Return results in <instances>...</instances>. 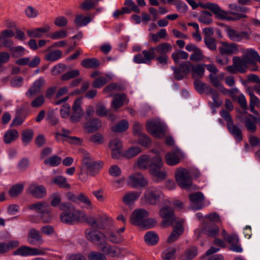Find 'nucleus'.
I'll return each mask as SVG.
<instances>
[{
	"label": "nucleus",
	"instance_id": "0e129e2a",
	"mask_svg": "<svg viewBox=\"0 0 260 260\" xmlns=\"http://www.w3.org/2000/svg\"><path fill=\"white\" fill-rule=\"evenodd\" d=\"M122 90H123V87L115 83H110L104 89V92H111L112 91H121Z\"/></svg>",
	"mask_w": 260,
	"mask_h": 260
},
{
	"label": "nucleus",
	"instance_id": "e433bc0d",
	"mask_svg": "<svg viewBox=\"0 0 260 260\" xmlns=\"http://www.w3.org/2000/svg\"><path fill=\"white\" fill-rule=\"evenodd\" d=\"M126 100V95L124 93H119L115 95L112 102V107L117 109L122 107L125 101Z\"/></svg>",
	"mask_w": 260,
	"mask_h": 260
},
{
	"label": "nucleus",
	"instance_id": "8fccbe9b",
	"mask_svg": "<svg viewBox=\"0 0 260 260\" xmlns=\"http://www.w3.org/2000/svg\"><path fill=\"white\" fill-rule=\"evenodd\" d=\"M79 74L80 72L78 70H73L62 75L60 77V80L67 81L78 77Z\"/></svg>",
	"mask_w": 260,
	"mask_h": 260
},
{
	"label": "nucleus",
	"instance_id": "2eb2a0df",
	"mask_svg": "<svg viewBox=\"0 0 260 260\" xmlns=\"http://www.w3.org/2000/svg\"><path fill=\"white\" fill-rule=\"evenodd\" d=\"M191 202V208L198 210L203 208L205 206V197L202 192L198 191L190 193L188 196Z\"/></svg>",
	"mask_w": 260,
	"mask_h": 260
},
{
	"label": "nucleus",
	"instance_id": "58836bf2",
	"mask_svg": "<svg viewBox=\"0 0 260 260\" xmlns=\"http://www.w3.org/2000/svg\"><path fill=\"white\" fill-rule=\"evenodd\" d=\"M205 64L199 63L196 66L193 64L192 68V76L193 78H202L204 74Z\"/></svg>",
	"mask_w": 260,
	"mask_h": 260
},
{
	"label": "nucleus",
	"instance_id": "7c9ffc66",
	"mask_svg": "<svg viewBox=\"0 0 260 260\" xmlns=\"http://www.w3.org/2000/svg\"><path fill=\"white\" fill-rule=\"evenodd\" d=\"M227 33L231 40L235 41H240L244 38L248 37V34L246 31L238 32L233 28H229Z\"/></svg>",
	"mask_w": 260,
	"mask_h": 260
},
{
	"label": "nucleus",
	"instance_id": "f8f14e48",
	"mask_svg": "<svg viewBox=\"0 0 260 260\" xmlns=\"http://www.w3.org/2000/svg\"><path fill=\"white\" fill-rule=\"evenodd\" d=\"M146 127L147 132L154 137L160 138L165 135V127L160 122L155 121L148 122Z\"/></svg>",
	"mask_w": 260,
	"mask_h": 260
},
{
	"label": "nucleus",
	"instance_id": "09e8293b",
	"mask_svg": "<svg viewBox=\"0 0 260 260\" xmlns=\"http://www.w3.org/2000/svg\"><path fill=\"white\" fill-rule=\"evenodd\" d=\"M53 182L60 188L69 189L71 187V185L67 182L66 178L61 176L55 177Z\"/></svg>",
	"mask_w": 260,
	"mask_h": 260
},
{
	"label": "nucleus",
	"instance_id": "a19ab883",
	"mask_svg": "<svg viewBox=\"0 0 260 260\" xmlns=\"http://www.w3.org/2000/svg\"><path fill=\"white\" fill-rule=\"evenodd\" d=\"M34 133L32 129H26L23 130L21 133L22 141L23 143L26 145L32 140Z\"/></svg>",
	"mask_w": 260,
	"mask_h": 260
},
{
	"label": "nucleus",
	"instance_id": "6e6552de",
	"mask_svg": "<svg viewBox=\"0 0 260 260\" xmlns=\"http://www.w3.org/2000/svg\"><path fill=\"white\" fill-rule=\"evenodd\" d=\"M176 181L178 185L184 189L189 188L192 185L189 172L184 168H179L175 172Z\"/></svg>",
	"mask_w": 260,
	"mask_h": 260
},
{
	"label": "nucleus",
	"instance_id": "49530a36",
	"mask_svg": "<svg viewBox=\"0 0 260 260\" xmlns=\"http://www.w3.org/2000/svg\"><path fill=\"white\" fill-rule=\"evenodd\" d=\"M62 55V53L60 50H55L46 54L45 59L50 61H54L59 59Z\"/></svg>",
	"mask_w": 260,
	"mask_h": 260
},
{
	"label": "nucleus",
	"instance_id": "39448f33",
	"mask_svg": "<svg viewBox=\"0 0 260 260\" xmlns=\"http://www.w3.org/2000/svg\"><path fill=\"white\" fill-rule=\"evenodd\" d=\"M159 215L162 218L161 224L164 227L173 226L178 221H184L183 219L177 217L173 208L168 205L164 206L160 209Z\"/></svg>",
	"mask_w": 260,
	"mask_h": 260
},
{
	"label": "nucleus",
	"instance_id": "2f4dec72",
	"mask_svg": "<svg viewBox=\"0 0 260 260\" xmlns=\"http://www.w3.org/2000/svg\"><path fill=\"white\" fill-rule=\"evenodd\" d=\"M19 242L17 241H10L8 243H0V254L7 253L19 246Z\"/></svg>",
	"mask_w": 260,
	"mask_h": 260
},
{
	"label": "nucleus",
	"instance_id": "79ce46f5",
	"mask_svg": "<svg viewBox=\"0 0 260 260\" xmlns=\"http://www.w3.org/2000/svg\"><path fill=\"white\" fill-rule=\"evenodd\" d=\"M155 51H156L161 55H166L172 50V45L168 43H162L157 45L156 47H153Z\"/></svg>",
	"mask_w": 260,
	"mask_h": 260
},
{
	"label": "nucleus",
	"instance_id": "4468645a",
	"mask_svg": "<svg viewBox=\"0 0 260 260\" xmlns=\"http://www.w3.org/2000/svg\"><path fill=\"white\" fill-rule=\"evenodd\" d=\"M81 98L77 99L72 106V114L70 117V120L73 123L79 122L84 115V111L81 107Z\"/></svg>",
	"mask_w": 260,
	"mask_h": 260
},
{
	"label": "nucleus",
	"instance_id": "774afa93",
	"mask_svg": "<svg viewBox=\"0 0 260 260\" xmlns=\"http://www.w3.org/2000/svg\"><path fill=\"white\" fill-rule=\"evenodd\" d=\"M96 161H94L92 157H90V155L88 153H86L84 154L82 163L86 169L88 168L90 166H92L94 164H95Z\"/></svg>",
	"mask_w": 260,
	"mask_h": 260
},
{
	"label": "nucleus",
	"instance_id": "412c9836",
	"mask_svg": "<svg viewBox=\"0 0 260 260\" xmlns=\"http://www.w3.org/2000/svg\"><path fill=\"white\" fill-rule=\"evenodd\" d=\"M182 156V153L180 150L176 149L166 154V161L169 166H175L180 162Z\"/></svg>",
	"mask_w": 260,
	"mask_h": 260
},
{
	"label": "nucleus",
	"instance_id": "b1692460",
	"mask_svg": "<svg viewBox=\"0 0 260 260\" xmlns=\"http://www.w3.org/2000/svg\"><path fill=\"white\" fill-rule=\"evenodd\" d=\"M129 178L131 180V185L134 188L143 187L148 184L147 181L141 173H135L130 176Z\"/></svg>",
	"mask_w": 260,
	"mask_h": 260
},
{
	"label": "nucleus",
	"instance_id": "9b49d317",
	"mask_svg": "<svg viewBox=\"0 0 260 260\" xmlns=\"http://www.w3.org/2000/svg\"><path fill=\"white\" fill-rule=\"evenodd\" d=\"M186 2L191 7L192 9L194 10L198 7H200L203 9H208L211 11L214 15H218L220 16H222L220 13H223L221 11V9L218 5L212 3H199L197 4L194 0H186Z\"/></svg>",
	"mask_w": 260,
	"mask_h": 260
},
{
	"label": "nucleus",
	"instance_id": "680f3d73",
	"mask_svg": "<svg viewBox=\"0 0 260 260\" xmlns=\"http://www.w3.org/2000/svg\"><path fill=\"white\" fill-rule=\"evenodd\" d=\"M107 79L104 77H100L96 78L92 83V86L94 88H100L107 83Z\"/></svg>",
	"mask_w": 260,
	"mask_h": 260
},
{
	"label": "nucleus",
	"instance_id": "1a4fd4ad",
	"mask_svg": "<svg viewBox=\"0 0 260 260\" xmlns=\"http://www.w3.org/2000/svg\"><path fill=\"white\" fill-rule=\"evenodd\" d=\"M193 64L189 61L181 62L179 67H172L174 71V77L176 80H182L192 70Z\"/></svg>",
	"mask_w": 260,
	"mask_h": 260
},
{
	"label": "nucleus",
	"instance_id": "3c124183",
	"mask_svg": "<svg viewBox=\"0 0 260 260\" xmlns=\"http://www.w3.org/2000/svg\"><path fill=\"white\" fill-rule=\"evenodd\" d=\"M61 162V157L57 155H53L44 160V164L46 165H49L52 167H55L58 166Z\"/></svg>",
	"mask_w": 260,
	"mask_h": 260
},
{
	"label": "nucleus",
	"instance_id": "4be33fe9",
	"mask_svg": "<svg viewBox=\"0 0 260 260\" xmlns=\"http://www.w3.org/2000/svg\"><path fill=\"white\" fill-rule=\"evenodd\" d=\"M184 221H178L177 224L173 226V229L169 235L167 242L171 243L176 241L184 232Z\"/></svg>",
	"mask_w": 260,
	"mask_h": 260
},
{
	"label": "nucleus",
	"instance_id": "69168bd1",
	"mask_svg": "<svg viewBox=\"0 0 260 260\" xmlns=\"http://www.w3.org/2000/svg\"><path fill=\"white\" fill-rule=\"evenodd\" d=\"M25 13L29 18H34L37 17L39 12L36 9L29 6L25 9Z\"/></svg>",
	"mask_w": 260,
	"mask_h": 260
},
{
	"label": "nucleus",
	"instance_id": "72a5a7b5",
	"mask_svg": "<svg viewBox=\"0 0 260 260\" xmlns=\"http://www.w3.org/2000/svg\"><path fill=\"white\" fill-rule=\"evenodd\" d=\"M140 192L138 191H131L124 194L122 198V202L125 205H130L137 200L140 197Z\"/></svg>",
	"mask_w": 260,
	"mask_h": 260
},
{
	"label": "nucleus",
	"instance_id": "052dcab7",
	"mask_svg": "<svg viewBox=\"0 0 260 260\" xmlns=\"http://www.w3.org/2000/svg\"><path fill=\"white\" fill-rule=\"evenodd\" d=\"M138 142L141 145L144 147H149L151 144L150 138L145 134H142L138 137Z\"/></svg>",
	"mask_w": 260,
	"mask_h": 260
},
{
	"label": "nucleus",
	"instance_id": "0eeeda50",
	"mask_svg": "<svg viewBox=\"0 0 260 260\" xmlns=\"http://www.w3.org/2000/svg\"><path fill=\"white\" fill-rule=\"evenodd\" d=\"M258 57L257 51L251 49L247 50L246 54L241 59L239 57H234V62L240 68H248V64L254 65L255 64V58Z\"/></svg>",
	"mask_w": 260,
	"mask_h": 260
},
{
	"label": "nucleus",
	"instance_id": "473e14b6",
	"mask_svg": "<svg viewBox=\"0 0 260 260\" xmlns=\"http://www.w3.org/2000/svg\"><path fill=\"white\" fill-rule=\"evenodd\" d=\"M19 137L17 130L11 129L7 131L4 135V142L6 144H9L16 140Z\"/></svg>",
	"mask_w": 260,
	"mask_h": 260
},
{
	"label": "nucleus",
	"instance_id": "de8ad7c7",
	"mask_svg": "<svg viewBox=\"0 0 260 260\" xmlns=\"http://www.w3.org/2000/svg\"><path fill=\"white\" fill-rule=\"evenodd\" d=\"M141 151L138 147H131L126 150L123 156L127 158H132L139 154Z\"/></svg>",
	"mask_w": 260,
	"mask_h": 260
},
{
	"label": "nucleus",
	"instance_id": "a18cd8bd",
	"mask_svg": "<svg viewBox=\"0 0 260 260\" xmlns=\"http://www.w3.org/2000/svg\"><path fill=\"white\" fill-rule=\"evenodd\" d=\"M91 21V19L88 16L83 17L82 15H77L74 20V23L77 27H81L87 25Z\"/></svg>",
	"mask_w": 260,
	"mask_h": 260
},
{
	"label": "nucleus",
	"instance_id": "c9c22d12",
	"mask_svg": "<svg viewBox=\"0 0 260 260\" xmlns=\"http://www.w3.org/2000/svg\"><path fill=\"white\" fill-rule=\"evenodd\" d=\"M81 66L86 69H96L100 65V62L95 58H86L82 60Z\"/></svg>",
	"mask_w": 260,
	"mask_h": 260
},
{
	"label": "nucleus",
	"instance_id": "c03bdc74",
	"mask_svg": "<svg viewBox=\"0 0 260 260\" xmlns=\"http://www.w3.org/2000/svg\"><path fill=\"white\" fill-rule=\"evenodd\" d=\"M103 167L102 162H96L95 164L87 168V174L91 176H94L99 172Z\"/></svg>",
	"mask_w": 260,
	"mask_h": 260
},
{
	"label": "nucleus",
	"instance_id": "5701e85b",
	"mask_svg": "<svg viewBox=\"0 0 260 260\" xmlns=\"http://www.w3.org/2000/svg\"><path fill=\"white\" fill-rule=\"evenodd\" d=\"M45 84V79L42 77H40L35 81L33 85L26 92V95L29 98H32L33 96L39 94L41 92L42 87Z\"/></svg>",
	"mask_w": 260,
	"mask_h": 260
},
{
	"label": "nucleus",
	"instance_id": "bf43d9fd",
	"mask_svg": "<svg viewBox=\"0 0 260 260\" xmlns=\"http://www.w3.org/2000/svg\"><path fill=\"white\" fill-rule=\"evenodd\" d=\"M50 205L51 206L55 207L58 206L59 207L61 202V198L58 192H55L51 194Z\"/></svg>",
	"mask_w": 260,
	"mask_h": 260
},
{
	"label": "nucleus",
	"instance_id": "37998d69",
	"mask_svg": "<svg viewBox=\"0 0 260 260\" xmlns=\"http://www.w3.org/2000/svg\"><path fill=\"white\" fill-rule=\"evenodd\" d=\"M128 122L126 120H122L115 126L112 127V131L115 133H121L126 131L128 128Z\"/></svg>",
	"mask_w": 260,
	"mask_h": 260
},
{
	"label": "nucleus",
	"instance_id": "7ed1b4c3",
	"mask_svg": "<svg viewBox=\"0 0 260 260\" xmlns=\"http://www.w3.org/2000/svg\"><path fill=\"white\" fill-rule=\"evenodd\" d=\"M231 11L229 12H225L221 9L223 13H220L222 16H220L218 15H215L216 17L219 19L235 21L239 20L242 18H246L247 16L245 14H240L238 12L242 13H245L248 11V9L245 7H242L235 4H230L229 6Z\"/></svg>",
	"mask_w": 260,
	"mask_h": 260
},
{
	"label": "nucleus",
	"instance_id": "a211bd4d",
	"mask_svg": "<svg viewBox=\"0 0 260 260\" xmlns=\"http://www.w3.org/2000/svg\"><path fill=\"white\" fill-rule=\"evenodd\" d=\"M148 215V212L143 209L135 210L131 216V222L135 225L141 226L144 219Z\"/></svg>",
	"mask_w": 260,
	"mask_h": 260
},
{
	"label": "nucleus",
	"instance_id": "c756f323",
	"mask_svg": "<svg viewBox=\"0 0 260 260\" xmlns=\"http://www.w3.org/2000/svg\"><path fill=\"white\" fill-rule=\"evenodd\" d=\"M222 46L219 48V51L221 54H232L237 50V46L236 44H229L226 42L221 43Z\"/></svg>",
	"mask_w": 260,
	"mask_h": 260
},
{
	"label": "nucleus",
	"instance_id": "423d86ee",
	"mask_svg": "<svg viewBox=\"0 0 260 260\" xmlns=\"http://www.w3.org/2000/svg\"><path fill=\"white\" fill-rule=\"evenodd\" d=\"M163 197L161 190L153 186L148 187L143 194L145 202L151 205H156L159 204Z\"/></svg>",
	"mask_w": 260,
	"mask_h": 260
},
{
	"label": "nucleus",
	"instance_id": "f704fd0d",
	"mask_svg": "<svg viewBox=\"0 0 260 260\" xmlns=\"http://www.w3.org/2000/svg\"><path fill=\"white\" fill-rule=\"evenodd\" d=\"M144 240L147 244L152 246L158 243L159 237L155 232L150 231L146 233L144 236Z\"/></svg>",
	"mask_w": 260,
	"mask_h": 260
},
{
	"label": "nucleus",
	"instance_id": "4d7b16f0",
	"mask_svg": "<svg viewBox=\"0 0 260 260\" xmlns=\"http://www.w3.org/2000/svg\"><path fill=\"white\" fill-rule=\"evenodd\" d=\"M82 203L88 207H91V202L90 199L84 193L80 192L78 194L77 204Z\"/></svg>",
	"mask_w": 260,
	"mask_h": 260
},
{
	"label": "nucleus",
	"instance_id": "6ab92c4d",
	"mask_svg": "<svg viewBox=\"0 0 260 260\" xmlns=\"http://www.w3.org/2000/svg\"><path fill=\"white\" fill-rule=\"evenodd\" d=\"M13 254L21 256L43 255L45 253L43 250H39L36 248L30 247L26 246H21L13 251Z\"/></svg>",
	"mask_w": 260,
	"mask_h": 260
},
{
	"label": "nucleus",
	"instance_id": "cd10ccee",
	"mask_svg": "<svg viewBox=\"0 0 260 260\" xmlns=\"http://www.w3.org/2000/svg\"><path fill=\"white\" fill-rule=\"evenodd\" d=\"M101 126L102 122L101 120L96 118L87 120L84 125V127L89 133H92L96 132Z\"/></svg>",
	"mask_w": 260,
	"mask_h": 260
},
{
	"label": "nucleus",
	"instance_id": "f257e3e1",
	"mask_svg": "<svg viewBox=\"0 0 260 260\" xmlns=\"http://www.w3.org/2000/svg\"><path fill=\"white\" fill-rule=\"evenodd\" d=\"M85 236L91 242H108V241L112 243L119 244L123 240L122 236L116 232L108 231L104 233L99 230L91 228L85 230Z\"/></svg>",
	"mask_w": 260,
	"mask_h": 260
},
{
	"label": "nucleus",
	"instance_id": "20e7f679",
	"mask_svg": "<svg viewBox=\"0 0 260 260\" xmlns=\"http://www.w3.org/2000/svg\"><path fill=\"white\" fill-rule=\"evenodd\" d=\"M163 166V162L161 156L158 154H156L152 157L148 165L150 174L156 177L157 181H162L166 178V172L161 170Z\"/></svg>",
	"mask_w": 260,
	"mask_h": 260
},
{
	"label": "nucleus",
	"instance_id": "13d9d810",
	"mask_svg": "<svg viewBox=\"0 0 260 260\" xmlns=\"http://www.w3.org/2000/svg\"><path fill=\"white\" fill-rule=\"evenodd\" d=\"M67 67L65 64L59 63L54 66L51 71L53 76L59 75L67 70Z\"/></svg>",
	"mask_w": 260,
	"mask_h": 260
},
{
	"label": "nucleus",
	"instance_id": "6e6d98bb",
	"mask_svg": "<svg viewBox=\"0 0 260 260\" xmlns=\"http://www.w3.org/2000/svg\"><path fill=\"white\" fill-rule=\"evenodd\" d=\"M45 101L44 96L43 95H40L31 101L30 106L32 108H38L44 105Z\"/></svg>",
	"mask_w": 260,
	"mask_h": 260
},
{
	"label": "nucleus",
	"instance_id": "5fc2aeb1",
	"mask_svg": "<svg viewBox=\"0 0 260 260\" xmlns=\"http://www.w3.org/2000/svg\"><path fill=\"white\" fill-rule=\"evenodd\" d=\"M233 65L229 66L226 67V71L231 74H235L237 71H239L241 73H245L246 72V70L244 68H240L234 62V58H233Z\"/></svg>",
	"mask_w": 260,
	"mask_h": 260
},
{
	"label": "nucleus",
	"instance_id": "c85d7f7f",
	"mask_svg": "<svg viewBox=\"0 0 260 260\" xmlns=\"http://www.w3.org/2000/svg\"><path fill=\"white\" fill-rule=\"evenodd\" d=\"M198 254V249L195 246H191L186 249L180 255L179 260H192Z\"/></svg>",
	"mask_w": 260,
	"mask_h": 260
},
{
	"label": "nucleus",
	"instance_id": "dca6fc26",
	"mask_svg": "<svg viewBox=\"0 0 260 260\" xmlns=\"http://www.w3.org/2000/svg\"><path fill=\"white\" fill-rule=\"evenodd\" d=\"M91 243L98 246H101V250L104 254L109 255L110 256L114 257L117 256L120 253L118 247L110 245L108 242L101 241Z\"/></svg>",
	"mask_w": 260,
	"mask_h": 260
},
{
	"label": "nucleus",
	"instance_id": "864d4df0",
	"mask_svg": "<svg viewBox=\"0 0 260 260\" xmlns=\"http://www.w3.org/2000/svg\"><path fill=\"white\" fill-rule=\"evenodd\" d=\"M23 189L22 184H18L12 186L9 191V194L11 197H15L20 194Z\"/></svg>",
	"mask_w": 260,
	"mask_h": 260
},
{
	"label": "nucleus",
	"instance_id": "e2e57ef3",
	"mask_svg": "<svg viewBox=\"0 0 260 260\" xmlns=\"http://www.w3.org/2000/svg\"><path fill=\"white\" fill-rule=\"evenodd\" d=\"M13 56L15 57H18L24 54L25 49L21 46L13 47L10 49Z\"/></svg>",
	"mask_w": 260,
	"mask_h": 260
},
{
	"label": "nucleus",
	"instance_id": "603ef678",
	"mask_svg": "<svg viewBox=\"0 0 260 260\" xmlns=\"http://www.w3.org/2000/svg\"><path fill=\"white\" fill-rule=\"evenodd\" d=\"M88 260H106V257L103 253L92 251L87 255Z\"/></svg>",
	"mask_w": 260,
	"mask_h": 260
},
{
	"label": "nucleus",
	"instance_id": "bb28decb",
	"mask_svg": "<svg viewBox=\"0 0 260 260\" xmlns=\"http://www.w3.org/2000/svg\"><path fill=\"white\" fill-rule=\"evenodd\" d=\"M28 191L37 199H42L46 195V189L43 185L32 184L28 188Z\"/></svg>",
	"mask_w": 260,
	"mask_h": 260
},
{
	"label": "nucleus",
	"instance_id": "393cba45",
	"mask_svg": "<svg viewBox=\"0 0 260 260\" xmlns=\"http://www.w3.org/2000/svg\"><path fill=\"white\" fill-rule=\"evenodd\" d=\"M50 30V27L48 25H45L42 27L27 29L26 34L31 38H41L44 36V34L48 32Z\"/></svg>",
	"mask_w": 260,
	"mask_h": 260
},
{
	"label": "nucleus",
	"instance_id": "4c0bfd02",
	"mask_svg": "<svg viewBox=\"0 0 260 260\" xmlns=\"http://www.w3.org/2000/svg\"><path fill=\"white\" fill-rule=\"evenodd\" d=\"M49 205L45 202H38L29 206V209L34 210L36 212L41 214L49 209Z\"/></svg>",
	"mask_w": 260,
	"mask_h": 260
},
{
	"label": "nucleus",
	"instance_id": "9d476101",
	"mask_svg": "<svg viewBox=\"0 0 260 260\" xmlns=\"http://www.w3.org/2000/svg\"><path fill=\"white\" fill-rule=\"evenodd\" d=\"M156 54L153 47H150L148 50H144L142 53L136 55L134 61L137 63H146L150 64L151 60L155 58Z\"/></svg>",
	"mask_w": 260,
	"mask_h": 260
},
{
	"label": "nucleus",
	"instance_id": "338daca9",
	"mask_svg": "<svg viewBox=\"0 0 260 260\" xmlns=\"http://www.w3.org/2000/svg\"><path fill=\"white\" fill-rule=\"evenodd\" d=\"M109 146L111 150L122 149V142L119 139H115L110 142Z\"/></svg>",
	"mask_w": 260,
	"mask_h": 260
},
{
	"label": "nucleus",
	"instance_id": "a878e982",
	"mask_svg": "<svg viewBox=\"0 0 260 260\" xmlns=\"http://www.w3.org/2000/svg\"><path fill=\"white\" fill-rule=\"evenodd\" d=\"M226 126L230 134L237 142H240L243 140L242 130L239 126L234 123V121L228 124Z\"/></svg>",
	"mask_w": 260,
	"mask_h": 260
},
{
	"label": "nucleus",
	"instance_id": "f3484780",
	"mask_svg": "<svg viewBox=\"0 0 260 260\" xmlns=\"http://www.w3.org/2000/svg\"><path fill=\"white\" fill-rule=\"evenodd\" d=\"M107 217L101 215L96 217L89 216L86 218V222L90 226L98 230H104L106 228Z\"/></svg>",
	"mask_w": 260,
	"mask_h": 260
},
{
	"label": "nucleus",
	"instance_id": "f03ea898",
	"mask_svg": "<svg viewBox=\"0 0 260 260\" xmlns=\"http://www.w3.org/2000/svg\"><path fill=\"white\" fill-rule=\"evenodd\" d=\"M59 209L62 211L59 215L61 222L68 225H73L80 222L82 212L76 209L72 203L63 202L60 204Z\"/></svg>",
	"mask_w": 260,
	"mask_h": 260
},
{
	"label": "nucleus",
	"instance_id": "ddd939ff",
	"mask_svg": "<svg viewBox=\"0 0 260 260\" xmlns=\"http://www.w3.org/2000/svg\"><path fill=\"white\" fill-rule=\"evenodd\" d=\"M247 112L245 111L241 113V115L239 116L240 121L244 124V125L247 131L251 133H254L256 132L257 126L255 123L257 118L254 115L251 114H248L247 116H243L244 114H247Z\"/></svg>",
	"mask_w": 260,
	"mask_h": 260
},
{
	"label": "nucleus",
	"instance_id": "ea45409f",
	"mask_svg": "<svg viewBox=\"0 0 260 260\" xmlns=\"http://www.w3.org/2000/svg\"><path fill=\"white\" fill-rule=\"evenodd\" d=\"M151 158L149 155H142L137 160L138 167L142 170L148 168V165L150 162Z\"/></svg>",
	"mask_w": 260,
	"mask_h": 260
},
{
	"label": "nucleus",
	"instance_id": "aec40b11",
	"mask_svg": "<svg viewBox=\"0 0 260 260\" xmlns=\"http://www.w3.org/2000/svg\"><path fill=\"white\" fill-rule=\"evenodd\" d=\"M27 241L32 245H41L44 240L40 232L35 228H31L28 232Z\"/></svg>",
	"mask_w": 260,
	"mask_h": 260
}]
</instances>
